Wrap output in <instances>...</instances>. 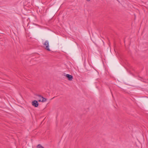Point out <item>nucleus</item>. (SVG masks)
<instances>
[{"label":"nucleus","instance_id":"f257e3e1","mask_svg":"<svg viewBox=\"0 0 148 148\" xmlns=\"http://www.w3.org/2000/svg\"><path fill=\"white\" fill-rule=\"evenodd\" d=\"M44 47L48 51H50L49 48V42L48 40H46L43 44Z\"/></svg>","mask_w":148,"mask_h":148},{"label":"nucleus","instance_id":"f03ea898","mask_svg":"<svg viewBox=\"0 0 148 148\" xmlns=\"http://www.w3.org/2000/svg\"><path fill=\"white\" fill-rule=\"evenodd\" d=\"M37 96H38L39 98H40L41 99H42V100L40 99H38V101L39 102H45L47 100V99L43 97L42 96L39 95H37Z\"/></svg>","mask_w":148,"mask_h":148},{"label":"nucleus","instance_id":"7ed1b4c3","mask_svg":"<svg viewBox=\"0 0 148 148\" xmlns=\"http://www.w3.org/2000/svg\"><path fill=\"white\" fill-rule=\"evenodd\" d=\"M32 105L35 107H37L38 106V101L36 100H34L32 102Z\"/></svg>","mask_w":148,"mask_h":148},{"label":"nucleus","instance_id":"20e7f679","mask_svg":"<svg viewBox=\"0 0 148 148\" xmlns=\"http://www.w3.org/2000/svg\"><path fill=\"white\" fill-rule=\"evenodd\" d=\"M66 77L68 78V79L69 81L72 80L73 79V77L72 75H70L69 74H67L66 75Z\"/></svg>","mask_w":148,"mask_h":148},{"label":"nucleus","instance_id":"39448f33","mask_svg":"<svg viewBox=\"0 0 148 148\" xmlns=\"http://www.w3.org/2000/svg\"><path fill=\"white\" fill-rule=\"evenodd\" d=\"M37 148H44L40 144L38 145L37 147Z\"/></svg>","mask_w":148,"mask_h":148},{"label":"nucleus","instance_id":"423d86ee","mask_svg":"<svg viewBox=\"0 0 148 148\" xmlns=\"http://www.w3.org/2000/svg\"><path fill=\"white\" fill-rule=\"evenodd\" d=\"M145 98H146V99L148 100V97H145Z\"/></svg>","mask_w":148,"mask_h":148},{"label":"nucleus","instance_id":"0eeeda50","mask_svg":"<svg viewBox=\"0 0 148 148\" xmlns=\"http://www.w3.org/2000/svg\"><path fill=\"white\" fill-rule=\"evenodd\" d=\"M38 99L42 100V99H41L40 98H39V97H38Z\"/></svg>","mask_w":148,"mask_h":148},{"label":"nucleus","instance_id":"6e6552de","mask_svg":"<svg viewBox=\"0 0 148 148\" xmlns=\"http://www.w3.org/2000/svg\"><path fill=\"white\" fill-rule=\"evenodd\" d=\"M87 1H90V0H86Z\"/></svg>","mask_w":148,"mask_h":148}]
</instances>
